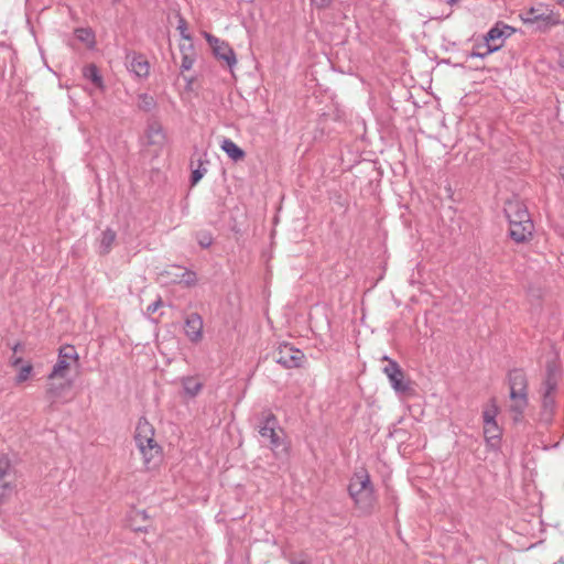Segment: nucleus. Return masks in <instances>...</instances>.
Listing matches in <instances>:
<instances>
[{
  "label": "nucleus",
  "mask_w": 564,
  "mask_h": 564,
  "mask_svg": "<svg viewBox=\"0 0 564 564\" xmlns=\"http://www.w3.org/2000/svg\"><path fill=\"white\" fill-rule=\"evenodd\" d=\"M161 305V301H158L153 304V306H150L149 310H152L153 312L158 310V307Z\"/></svg>",
  "instance_id": "obj_35"
},
{
  "label": "nucleus",
  "mask_w": 564,
  "mask_h": 564,
  "mask_svg": "<svg viewBox=\"0 0 564 564\" xmlns=\"http://www.w3.org/2000/svg\"><path fill=\"white\" fill-rule=\"evenodd\" d=\"M501 427L497 421L484 423V436L488 445L495 446L501 438Z\"/></svg>",
  "instance_id": "obj_21"
},
{
  "label": "nucleus",
  "mask_w": 564,
  "mask_h": 564,
  "mask_svg": "<svg viewBox=\"0 0 564 564\" xmlns=\"http://www.w3.org/2000/svg\"><path fill=\"white\" fill-rule=\"evenodd\" d=\"M17 477L7 456L0 457V506L4 505L15 492Z\"/></svg>",
  "instance_id": "obj_7"
},
{
  "label": "nucleus",
  "mask_w": 564,
  "mask_h": 564,
  "mask_svg": "<svg viewBox=\"0 0 564 564\" xmlns=\"http://www.w3.org/2000/svg\"><path fill=\"white\" fill-rule=\"evenodd\" d=\"M333 0H311L312 4L317 9H327L330 7Z\"/></svg>",
  "instance_id": "obj_34"
},
{
  "label": "nucleus",
  "mask_w": 564,
  "mask_h": 564,
  "mask_svg": "<svg viewBox=\"0 0 564 564\" xmlns=\"http://www.w3.org/2000/svg\"><path fill=\"white\" fill-rule=\"evenodd\" d=\"M130 69L139 77H145L150 73V64L145 57L133 56L129 63Z\"/></svg>",
  "instance_id": "obj_23"
},
{
  "label": "nucleus",
  "mask_w": 564,
  "mask_h": 564,
  "mask_svg": "<svg viewBox=\"0 0 564 564\" xmlns=\"http://www.w3.org/2000/svg\"><path fill=\"white\" fill-rule=\"evenodd\" d=\"M180 50L182 54H195L194 45L192 43V39L189 40H183V42L180 44Z\"/></svg>",
  "instance_id": "obj_33"
},
{
  "label": "nucleus",
  "mask_w": 564,
  "mask_h": 564,
  "mask_svg": "<svg viewBox=\"0 0 564 564\" xmlns=\"http://www.w3.org/2000/svg\"><path fill=\"white\" fill-rule=\"evenodd\" d=\"M141 458L142 467L145 471L159 469L163 460V447L158 440L144 442L135 445Z\"/></svg>",
  "instance_id": "obj_6"
},
{
  "label": "nucleus",
  "mask_w": 564,
  "mask_h": 564,
  "mask_svg": "<svg viewBox=\"0 0 564 564\" xmlns=\"http://www.w3.org/2000/svg\"><path fill=\"white\" fill-rule=\"evenodd\" d=\"M561 177L564 181V170L561 172Z\"/></svg>",
  "instance_id": "obj_37"
},
{
  "label": "nucleus",
  "mask_w": 564,
  "mask_h": 564,
  "mask_svg": "<svg viewBox=\"0 0 564 564\" xmlns=\"http://www.w3.org/2000/svg\"><path fill=\"white\" fill-rule=\"evenodd\" d=\"M135 445L144 442L156 440V432L154 426L147 417H140L137 422L134 435Z\"/></svg>",
  "instance_id": "obj_17"
},
{
  "label": "nucleus",
  "mask_w": 564,
  "mask_h": 564,
  "mask_svg": "<svg viewBox=\"0 0 564 564\" xmlns=\"http://www.w3.org/2000/svg\"><path fill=\"white\" fill-rule=\"evenodd\" d=\"M185 334L192 343H198L203 338V318L197 313L189 314L185 319Z\"/></svg>",
  "instance_id": "obj_16"
},
{
  "label": "nucleus",
  "mask_w": 564,
  "mask_h": 564,
  "mask_svg": "<svg viewBox=\"0 0 564 564\" xmlns=\"http://www.w3.org/2000/svg\"><path fill=\"white\" fill-rule=\"evenodd\" d=\"M204 36L217 58L224 61L229 67H232L237 64L236 54L227 42L209 33H204Z\"/></svg>",
  "instance_id": "obj_11"
},
{
  "label": "nucleus",
  "mask_w": 564,
  "mask_h": 564,
  "mask_svg": "<svg viewBox=\"0 0 564 564\" xmlns=\"http://www.w3.org/2000/svg\"><path fill=\"white\" fill-rule=\"evenodd\" d=\"M182 282L186 285V286H192V285H195L197 283V276H196V273L192 272V271H186L183 273V276H182Z\"/></svg>",
  "instance_id": "obj_31"
},
{
  "label": "nucleus",
  "mask_w": 564,
  "mask_h": 564,
  "mask_svg": "<svg viewBox=\"0 0 564 564\" xmlns=\"http://www.w3.org/2000/svg\"><path fill=\"white\" fill-rule=\"evenodd\" d=\"M500 408L495 399L489 400L482 408V423L495 422Z\"/></svg>",
  "instance_id": "obj_25"
},
{
  "label": "nucleus",
  "mask_w": 564,
  "mask_h": 564,
  "mask_svg": "<svg viewBox=\"0 0 564 564\" xmlns=\"http://www.w3.org/2000/svg\"><path fill=\"white\" fill-rule=\"evenodd\" d=\"M457 0H449V3L453 4L454 2H456Z\"/></svg>",
  "instance_id": "obj_38"
},
{
  "label": "nucleus",
  "mask_w": 564,
  "mask_h": 564,
  "mask_svg": "<svg viewBox=\"0 0 564 564\" xmlns=\"http://www.w3.org/2000/svg\"><path fill=\"white\" fill-rule=\"evenodd\" d=\"M117 235L112 229H106L101 232L99 247L101 254H108L116 241Z\"/></svg>",
  "instance_id": "obj_24"
},
{
  "label": "nucleus",
  "mask_w": 564,
  "mask_h": 564,
  "mask_svg": "<svg viewBox=\"0 0 564 564\" xmlns=\"http://www.w3.org/2000/svg\"><path fill=\"white\" fill-rule=\"evenodd\" d=\"M202 166H203V164L200 163L199 167L192 172V185H196L203 178L205 173L207 172V170Z\"/></svg>",
  "instance_id": "obj_32"
},
{
  "label": "nucleus",
  "mask_w": 564,
  "mask_h": 564,
  "mask_svg": "<svg viewBox=\"0 0 564 564\" xmlns=\"http://www.w3.org/2000/svg\"><path fill=\"white\" fill-rule=\"evenodd\" d=\"M509 225L514 223H532L525 205L519 200H509L505 208Z\"/></svg>",
  "instance_id": "obj_15"
},
{
  "label": "nucleus",
  "mask_w": 564,
  "mask_h": 564,
  "mask_svg": "<svg viewBox=\"0 0 564 564\" xmlns=\"http://www.w3.org/2000/svg\"><path fill=\"white\" fill-rule=\"evenodd\" d=\"M383 360L388 361V365L384 367L383 372L388 377L393 390L395 392H409L412 390V382L410 379H408L401 369V367L398 365L397 361L390 359L389 357L384 356Z\"/></svg>",
  "instance_id": "obj_9"
},
{
  "label": "nucleus",
  "mask_w": 564,
  "mask_h": 564,
  "mask_svg": "<svg viewBox=\"0 0 564 564\" xmlns=\"http://www.w3.org/2000/svg\"><path fill=\"white\" fill-rule=\"evenodd\" d=\"M145 147L159 153L166 143V134L163 127L160 123H151L145 131Z\"/></svg>",
  "instance_id": "obj_14"
},
{
  "label": "nucleus",
  "mask_w": 564,
  "mask_h": 564,
  "mask_svg": "<svg viewBox=\"0 0 564 564\" xmlns=\"http://www.w3.org/2000/svg\"><path fill=\"white\" fill-rule=\"evenodd\" d=\"M520 20L524 24H536L541 31H546L563 24L561 13L543 3L522 12L520 14Z\"/></svg>",
  "instance_id": "obj_3"
},
{
  "label": "nucleus",
  "mask_w": 564,
  "mask_h": 564,
  "mask_svg": "<svg viewBox=\"0 0 564 564\" xmlns=\"http://www.w3.org/2000/svg\"><path fill=\"white\" fill-rule=\"evenodd\" d=\"M180 383L182 386V397L185 399H194L204 387V382L198 376L182 377Z\"/></svg>",
  "instance_id": "obj_18"
},
{
  "label": "nucleus",
  "mask_w": 564,
  "mask_h": 564,
  "mask_svg": "<svg viewBox=\"0 0 564 564\" xmlns=\"http://www.w3.org/2000/svg\"><path fill=\"white\" fill-rule=\"evenodd\" d=\"M516 32L517 30L513 26L503 22H498L486 33L484 37L495 52H497L503 46L505 40Z\"/></svg>",
  "instance_id": "obj_13"
},
{
  "label": "nucleus",
  "mask_w": 564,
  "mask_h": 564,
  "mask_svg": "<svg viewBox=\"0 0 564 564\" xmlns=\"http://www.w3.org/2000/svg\"><path fill=\"white\" fill-rule=\"evenodd\" d=\"M84 76L90 79L98 88H104L102 78L95 65H88L84 68Z\"/></svg>",
  "instance_id": "obj_27"
},
{
  "label": "nucleus",
  "mask_w": 564,
  "mask_h": 564,
  "mask_svg": "<svg viewBox=\"0 0 564 564\" xmlns=\"http://www.w3.org/2000/svg\"><path fill=\"white\" fill-rule=\"evenodd\" d=\"M560 377L561 366L558 365V362L553 361L547 364L546 376L540 389L542 406L545 411L552 412L555 408V394Z\"/></svg>",
  "instance_id": "obj_4"
},
{
  "label": "nucleus",
  "mask_w": 564,
  "mask_h": 564,
  "mask_svg": "<svg viewBox=\"0 0 564 564\" xmlns=\"http://www.w3.org/2000/svg\"><path fill=\"white\" fill-rule=\"evenodd\" d=\"M220 148L230 159L236 162L243 160L246 156L245 151L230 139H225L221 142Z\"/></svg>",
  "instance_id": "obj_22"
},
{
  "label": "nucleus",
  "mask_w": 564,
  "mask_h": 564,
  "mask_svg": "<svg viewBox=\"0 0 564 564\" xmlns=\"http://www.w3.org/2000/svg\"><path fill=\"white\" fill-rule=\"evenodd\" d=\"M560 6H564V0H556Z\"/></svg>",
  "instance_id": "obj_36"
},
{
  "label": "nucleus",
  "mask_w": 564,
  "mask_h": 564,
  "mask_svg": "<svg viewBox=\"0 0 564 564\" xmlns=\"http://www.w3.org/2000/svg\"><path fill=\"white\" fill-rule=\"evenodd\" d=\"M348 495L354 507L364 516L373 513L378 505V496L367 469L356 470L348 484Z\"/></svg>",
  "instance_id": "obj_1"
},
{
  "label": "nucleus",
  "mask_w": 564,
  "mask_h": 564,
  "mask_svg": "<svg viewBox=\"0 0 564 564\" xmlns=\"http://www.w3.org/2000/svg\"><path fill=\"white\" fill-rule=\"evenodd\" d=\"M494 52L495 50L489 45V43L484 37L481 41L475 42L469 56L484 58Z\"/></svg>",
  "instance_id": "obj_26"
},
{
  "label": "nucleus",
  "mask_w": 564,
  "mask_h": 564,
  "mask_svg": "<svg viewBox=\"0 0 564 564\" xmlns=\"http://www.w3.org/2000/svg\"><path fill=\"white\" fill-rule=\"evenodd\" d=\"M510 236L517 242H524L531 239L533 223H514L509 225Z\"/></svg>",
  "instance_id": "obj_19"
},
{
  "label": "nucleus",
  "mask_w": 564,
  "mask_h": 564,
  "mask_svg": "<svg viewBox=\"0 0 564 564\" xmlns=\"http://www.w3.org/2000/svg\"><path fill=\"white\" fill-rule=\"evenodd\" d=\"M177 30L181 34L182 41L192 39L188 33L187 23L183 18H180Z\"/></svg>",
  "instance_id": "obj_30"
},
{
  "label": "nucleus",
  "mask_w": 564,
  "mask_h": 564,
  "mask_svg": "<svg viewBox=\"0 0 564 564\" xmlns=\"http://www.w3.org/2000/svg\"><path fill=\"white\" fill-rule=\"evenodd\" d=\"M48 382L46 388V393L50 398L56 399L63 395L64 392L68 391L73 382L72 380L64 378V379H53L51 378V373L48 375Z\"/></svg>",
  "instance_id": "obj_20"
},
{
  "label": "nucleus",
  "mask_w": 564,
  "mask_h": 564,
  "mask_svg": "<svg viewBox=\"0 0 564 564\" xmlns=\"http://www.w3.org/2000/svg\"><path fill=\"white\" fill-rule=\"evenodd\" d=\"M195 62V54H182V64L181 68L183 70H189Z\"/></svg>",
  "instance_id": "obj_29"
},
{
  "label": "nucleus",
  "mask_w": 564,
  "mask_h": 564,
  "mask_svg": "<svg viewBox=\"0 0 564 564\" xmlns=\"http://www.w3.org/2000/svg\"><path fill=\"white\" fill-rule=\"evenodd\" d=\"M509 405L508 410L514 422H520L529 408L528 378L523 370L514 369L509 372Z\"/></svg>",
  "instance_id": "obj_2"
},
{
  "label": "nucleus",
  "mask_w": 564,
  "mask_h": 564,
  "mask_svg": "<svg viewBox=\"0 0 564 564\" xmlns=\"http://www.w3.org/2000/svg\"><path fill=\"white\" fill-rule=\"evenodd\" d=\"M75 35L76 37L86 43L87 45H90L94 43V34L91 33L90 30H87V29H77L75 31Z\"/></svg>",
  "instance_id": "obj_28"
},
{
  "label": "nucleus",
  "mask_w": 564,
  "mask_h": 564,
  "mask_svg": "<svg viewBox=\"0 0 564 564\" xmlns=\"http://www.w3.org/2000/svg\"><path fill=\"white\" fill-rule=\"evenodd\" d=\"M78 352L72 345H64L58 350L57 361L51 371V378L64 379L69 373L70 368L78 361Z\"/></svg>",
  "instance_id": "obj_8"
},
{
  "label": "nucleus",
  "mask_w": 564,
  "mask_h": 564,
  "mask_svg": "<svg viewBox=\"0 0 564 564\" xmlns=\"http://www.w3.org/2000/svg\"><path fill=\"white\" fill-rule=\"evenodd\" d=\"M259 433L262 437L269 438L273 452H288L283 430L279 427L278 419L272 413H268L263 416Z\"/></svg>",
  "instance_id": "obj_5"
},
{
  "label": "nucleus",
  "mask_w": 564,
  "mask_h": 564,
  "mask_svg": "<svg viewBox=\"0 0 564 564\" xmlns=\"http://www.w3.org/2000/svg\"><path fill=\"white\" fill-rule=\"evenodd\" d=\"M20 346L15 345L13 347V354L10 358V366L15 371L14 383L20 386L28 380H30L33 376V365L30 360H24L21 356H18V350Z\"/></svg>",
  "instance_id": "obj_12"
},
{
  "label": "nucleus",
  "mask_w": 564,
  "mask_h": 564,
  "mask_svg": "<svg viewBox=\"0 0 564 564\" xmlns=\"http://www.w3.org/2000/svg\"><path fill=\"white\" fill-rule=\"evenodd\" d=\"M305 359V355L297 348L289 344L279 346L275 360L285 368L292 369L300 367Z\"/></svg>",
  "instance_id": "obj_10"
}]
</instances>
